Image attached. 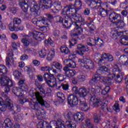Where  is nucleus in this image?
<instances>
[{
	"label": "nucleus",
	"mask_w": 128,
	"mask_h": 128,
	"mask_svg": "<svg viewBox=\"0 0 128 128\" xmlns=\"http://www.w3.org/2000/svg\"><path fill=\"white\" fill-rule=\"evenodd\" d=\"M62 14H63V16L66 15V20H65V24L66 26H69V28H70L72 24L78 26V24L80 23L76 22H84V19L80 15L76 14V9L74 4H70L66 5L63 9ZM72 20H76V22H74Z\"/></svg>",
	"instance_id": "obj_1"
},
{
	"label": "nucleus",
	"mask_w": 128,
	"mask_h": 128,
	"mask_svg": "<svg viewBox=\"0 0 128 128\" xmlns=\"http://www.w3.org/2000/svg\"><path fill=\"white\" fill-rule=\"evenodd\" d=\"M98 72H99L100 74H107V76H109L108 77L103 76L100 77V80H101L102 82L104 84H109V86L112 84L114 76H110V69L108 68L106 66H100L98 70Z\"/></svg>",
	"instance_id": "obj_2"
},
{
	"label": "nucleus",
	"mask_w": 128,
	"mask_h": 128,
	"mask_svg": "<svg viewBox=\"0 0 128 128\" xmlns=\"http://www.w3.org/2000/svg\"><path fill=\"white\" fill-rule=\"evenodd\" d=\"M89 94L90 96V100L92 102V104L95 108H100V106L102 104V100L96 96V89L94 88H92L90 91Z\"/></svg>",
	"instance_id": "obj_3"
},
{
	"label": "nucleus",
	"mask_w": 128,
	"mask_h": 128,
	"mask_svg": "<svg viewBox=\"0 0 128 128\" xmlns=\"http://www.w3.org/2000/svg\"><path fill=\"white\" fill-rule=\"evenodd\" d=\"M80 64H84V68L87 70H92L94 68V62L88 56H84L83 58L79 59Z\"/></svg>",
	"instance_id": "obj_4"
},
{
	"label": "nucleus",
	"mask_w": 128,
	"mask_h": 128,
	"mask_svg": "<svg viewBox=\"0 0 128 128\" xmlns=\"http://www.w3.org/2000/svg\"><path fill=\"white\" fill-rule=\"evenodd\" d=\"M38 34L32 32H30L28 35H26L21 40L22 42L23 43L24 46H30V41L32 40V38L35 40H38Z\"/></svg>",
	"instance_id": "obj_5"
},
{
	"label": "nucleus",
	"mask_w": 128,
	"mask_h": 128,
	"mask_svg": "<svg viewBox=\"0 0 128 128\" xmlns=\"http://www.w3.org/2000/svg\"><path fill=\"white\" fill-rule=\"evenodd\" d=\"M96 6L94 5H93L92 8H96V10H99L98 12V14L100 16H102L103 18H106V16H108V10H106L104 8H102L100 6V4H102V1L100 2L98 4V2H96Z\"/></svg>",
	"instance_id": "obj_6"
},
{
	"label": "nucleus",
	"mask_w": 128,
	"mask_h": 128,
	"mask_svg": "<svg viewBox=\"0 0 128 128\" xmlns=\"http://www.w3.org/2000/svg\"><path fill=\"white\" fill-rule=\"evenodd\" d=\"M32 96H35L38 104H40L42 106H45L46 108H50V104H48V102H44V100L42 97L40 96V92H33Z\"/></svg>",
	"instance_id": "obj_7"
},
{
	"label": "nucleus",
	"mask_w": 128,
	"mask_h": 128,
	"mask_svg": "<svg viewBox=\"0 0 128 128\" xmlns=\"http://www.w3.org/2000/svg\"><path fill=\"white\" fill-rule=\"evenodd\" d=\"M68 104L72 108L76 106L78 104V98L74 94H70L68 98Z\"/></svg>",
	"instance_id": "obj_8"
},
{
	"label": "nucleus",
	"mask_w": 128,
	"mask_h": 128,
	"mask_svg": "<svg viewBox=\"0 0 128 128\" xmlns=\"http://www.w3.org/2000/svg\"><path fill=\"white\" fill-rule=\"evenodd\" d=\"M38 4L43 10H48L52 6V2L50 0H40Z\"/></svg>",
	"instance_id": "obj_9"
},
{
	"label": "nucleus",
	"mask_w": 128,
	"mask_h": 128,
	"mask_svg": "<svg viewBox=\"0 0 128 128\" xmlns=\"http://www.w3.org/2000/svg\"><path fill=\"white\" fill-rule=\"evenodd\" d=\"M77 54L80 56H84V52H88L90 50V48L86 45H82V44H78L77 46Z\"/></svg>",
	"instance_id": "obj_10"
},
{
	"label": "nucleus",
	"mask_w": 128,
	"mask_h": 128,
	"mask_svg": "<svg viewBox=\"0 0 128 128\" xmlns=\"http://www.w3.org/2000/svg\"><path fill=\"white\" fill-rule=\"evenodd\" d=\"M66 15L65 16V18L64 19V18L60 16H57L54 17V22L56 24H62L63 26L66 28H70V25L66 26Z\"/></svg>",
	"instance_id": "obj_11"
},
{
	"label": "nucleus",
	"mask_w": 128,
	"mask_h": 128,
	"mask_svg": "<svg viewBox=\"0 0 128 128\" xmlns=\"http://www.w3.org/2000/svg\"><path fill=\"white\" fill-rule=\"evenodd\" d=\"M63 70L66 76H67V78H72L76 74V72L74 70H70L68 66H64Z\"/></svg>",
	"instance_id": "obj_12"
},
{
	"label": "nucleus",
	"mask_w": 128,
	"mask_h": 128,
	"mask_svg": "<svg viewBox=\"0 0 128 128\" xmlns=\"http://www.w3.org/2000/svg\"><path fill=\"white\" fill-rule=\"evenodd\" d=\"M8 56L6 58V64L7 66L14 64V50H10L7 53Z\"/></svg>",
	"instance_id": "obj_13"
},
{
	"label": "nucleus",
	"mask_w": 128,
	"mask_h": 128,
	"mask_svg": "<svg viewBox=\"0 0 128 128\" xmlns=\"http://www.w3.org/2000/svg\"><path fill=\"white\" fill-rule=\"evenodd\" d=\"M122 68V65L120 64H114V67L112 70V74H110V76H112L116 77L117 74H122L124 72H122V70L120 68Z\"/></svg>",
	"instance_id": "obj_14"
},
{
	"label": "nucleus",
	"mask_w": 128,
	"mask_h": 128,
	"mask_svg": "<svg viewBox=\"0 0 128 128\" xmlns=\"http://www.w3.org/2000/svg\"><path fill=\"white\" fill-rule=\"evenodd\" d=\"M28 0H19L18 1V6L24 12H26L28 10Z\"/></svg>",
	"instance_id": "obj_15"
},
{
	"label": "nucleus",
	"mask_w": 128,
	"mask_h": 128,
	"mask_svg": "<svg viewBox=\"0 0 128 128\" xmlns=\"http://www.w3.org/2000/svg\"><path fill=\"white\" fill-rule=\"evenodd\" d=\"M122 17L118 14L116 12H112L109 15V20L112 22H118L120 20Z\"/></svg>",
	"instance_id": "obj_16"
},
{
	"label": "nucleus",
	"mask_w": 128,
	"mask_h": 128,
	"mask_svg": "<svg viewBox=\"0 0 128 128\" xmlns=\"http://www.w3.org/2000/svg\"><path fill=\"white\" fill-rule=\"evenodd\" d=\"M13 86L14 84L12 83V81L9 79V80L8 81L6 86L4 88V92H2V94L4 98H6V94H8V92H10V88L12 86Z\"/></svg>",
	"instance_id": "obj_17"
},
{
	"label": "nucleus",
	"mask_w": 128,
	"mask_h": 128,
	"mask_svg": "<svg viewBox=\"0 0 128 128\" xmlns=\"http://www.w3.org/2000/svg\"><path fill=\"white\" fill-rule=\"evenodd\" d=\"M40 6H38L36 3L34 4L33 6H32L30 10L32 12H34V14L36 16H38L40 14Z\"/></svg>",
	"instance_id": "obj_18"
},
{
	"label": "nucleus",
	"mask_w": 128,
	"mask_h": 128,
	"mask_svg": "<svg viewBox=\"0 0 128 128\" xmlns=\"http://www.w3.org/2000/svg\"><path fill=\"white\" fill-rule=\"evenodd\" d=\"M39 28L42 26H48L50 24V20L46 18L39 16V22H38Z\"/></svg>",
	"instance_id": "obj_19"
},
{
	"label": "nucleus",
	"mask_w": 128,
	"mask_h": 128,
	"mask_svg": "<svg viewBox=\"0 0 128 128\" xmlns=\"http://www.w3.org/2000/svg\"><path fill=\"white\" fill-rule=\"evenodd\" d=\"M84 120V114L82 112H78L74 116V120L75 122H82Z\"/></svg>",
	"instance_id": "obj_20"
},
{
	"label": "nucleus",
	"mask_w": 128,
	"mask_h": 128,
	"mask_svg": "<svg viewBox=\"0 0 128 128\" xmlns=\"http://www.w3.org/2000/svg\"><path fill=\"white\" fill-rule=\"evenodd\" d=\"M12 92L14 93L15 96L18 98H24V95L22 92V88L18 87H14L12 90Z\"/></svg>",
	"instance_id": "obj_21"
},
{
	"label": "nucleus",
	"mask_w": 128,
	"mask_h": 128,
	"mask_svg": "<svg viewBox=\"0 0 128 128\" xmlns=\"http://www.w3.org/2000/svg\"><path fill=\"white\" fill-rule=\"evenodd\" d=\"M120 64H122L123 66H128V58L125 54H122L120 56L118 60Z\"/></svg>",
	"instance_id": "obj_22"
},
{
	"label": "nucleus",
	"mask_w": 128,
	"mask_h": 128,
	"mask_svg": "<svg viewBox=\"0 0 128 128\" xmlns=\"http://www.w3.org/2000/svg\"><path fill=\"white\" fill-rule=\"evenodd\" d=\"M79 106L82 112H88V110H90V107L88 106V104H86V100L82 101L80 100L79 103Z\"/></svg>",
	"instance_id": "obj_23"
},
{
	"label": "nucleus",
	"mask_w": 128,
	"mask_h": 128,
	"mask_svg": "<svg viewBox=\"0 0 128 128\" xmlns=\"http://www.w3.org/2000/svg\"><path fill=\"white\" fill-rule=\"evenodd\" d=\"M85 2L88 4V6H90L91 8L92 6H96V4H98L100 6V0H84Z\"/></svg>",
	"instance_id": "obj_24"
},
{
	"label": "nucleus",
	"mask_w": 128,
	"mask_h": 128,
	"mask_svg": "<svg viewBox=\"0 0 128 128\" xmlns=\"http://www.w3.org/2000/svg\"><path fill=\"white\" fill-rule=\"evenodd\" d=\"M88 90L84 88H80L78 94L80 98H86L88 96Z\"/></svg>",
	"instance_id": "obj_25"
},
{
	"label": "nucleus",
	"mask_w": 128,
	"mask_h": 128,
	"mask_svg": "<svg viewBox=\"0 0 128 128\" xmlns=\"http://www.w3.org/2000/svg\"><path fill=\"white\" fill-rule=\"evenodd\" d=\"M5 98H6L5 99V104H6L7 108L9 110L12 111L14 106L12 101L9 98H6V97Z\"/></svg>",
	"instance_id": "obj_26"
},
{
	"label": "nucleus",
	"mask_w": 128,
	"mask_h": 128,
	"mask_svg": "<svg viewBox=\"0 0 128 128\" xmlns=\"http://www.w3.org/2000/svg\"><path fill=\"white\" fill-rule=\"evenodd\" d=\"M8 80H9V78L6 75L1 76L0 78V84L1 86H6V84H8Z\"/></svg>",
	"instance_id": "obj_27"
},
{
	"label": "nucleus",
	"mask_w": 128,
	"mask_h": 128,
	"mask_svg": "<svg viewBox=\"0 0 128 128\" xmlns=\"http://www.w3.org/2000/svg\"><path fill=\"white\" fill-rule=\"evenodd\" d=\"M100 80V77L98 76H94L92 77V79L89 81V84L90 86H94Z\"/></svg>",
	"instance_id": "obj_28"
},
{
	"label": "nucleus",
	"mask_w": 128,
	"mask_h": 128,
	"mask_svg": "<svg viewBox=\"0 0 128 128\" xmlns=\"http://www.w3.org/2000/svg\"><path fill=\"white\" fill-rule=\"evenodd\" d=\"M101 120L102 116L100 114L96 113H94L93 114V120L96 124H100V122Z\"/></svg>",
	"instance_id": "obj_29"
},
{
	"label": "nucleus",
	"mask_w": 128,
	"mask_h": 128,
	"mask_svg": "<svg viewBox=\"0 0 128 128\" xmlns=\"http://www.w3.org/2000/svg\"><path fill=\"white\" fill-rule=\"evenodd\" d=\"M52 78L50 80L48 81L46 84L50 88H54L56 86V78L51 77Z\"/></svg>",
	"instance_id": "obj_30"
},
{
	"label": "nucleus",
	"mask_w": 128,
	"mask_h": 128,
	"mask_svg": "<svg viewBox=\"0 0 128 128\" xmlns=\"http://www.w3.org/2000/svg\"><path fill=\"white\" fill-rule=\"evenodd\" d=\"M65 62H67L66 66L68 68H76V62H74L72 60H65Z\"/></svg>",
	"instance_id": "obj_31"
},
{
	"label": "nucleus",
	"mask_w": 128,
	"mask_h": 128,
	"mask_svg": "<svg viewBox=\"0 0 128 128\" xmlns=\"http://www.w3.org/2000/svg\"><path fill=\"white\" fill-rule=\"evenodd\" d=\"M102 58L108 62H112L114 60V56L110 54L104 53L102 54Z\"/></svg>",
	"instance_id": "obj_32"
},
{
	"label": "nucleus",
	"mask_w": 128,
	"mask_h": 128,
	"mask_svg": "<svg viewBox=\"0 0 128 128\" xmlns=\"http://www.w3.org/2000/svg\"><path fill=\"white\" fill-rule=\"evenodd\" d=\"M6 74H8L6 67L4 65H0V76H6Z\"/></svg>",
	"instance_id": "obj_33"
},
{
	"label": "nucleus",
	"mask_w": 128,
	"mask_h": 128,
	"mask_svg": "<svg viewBox=\"0 0 128 128\" xmlns=\"http://www.w3.org/2000/svg\"><path fill=\"white\" fill-rule=\"evenodd\" d=\"M124 73H122L120 74H117L114 78V80L117 82H122V79L124 78Z\"/></svg>",
	"instance_id": "obj_34"
},
{
	"label": "nucleus",
	"mask_w": 128,
	"mask_h": 128,
	"mask_svg": "<svg viewBox=\"0 0 128 128\" xmlns=\"http://www.w3.org/2000/svg\"><path fill=\"white\" fill-rule=\"evenodd\" d=\"M65 126H66L68 128H76V123L70 120L66 122Z\"/></svg>",
	"instance_id": "obj_35"
},
{
	"label": "nucleus",
	"mask_w": 128,
	"mask_h": 128,
	"mask_svg": "<svg viewBox=\"0 0 128 128\" xmlns=\"http://www.w3.org/2000/svg\"><path fill=\"white\" fill-rule=\"evenodd\" d=\"M60 52L62 54H70V51L66 46H61Z\"/></svg>",
	"instance_id": "obj_36"
},
{
	"label": "nucleus",
	"mask_w": 128,
	"mask_h": 128,
	"mask_svg": "<svg viewBox=\"0 0 128 128\" xmlns=\"http://www.w3.org/2000/svg\"><path fill=\"white\" fill-rule=\"evenodd\" d=\"M114 24L118 26V27L120 28H124V26H126V24H124V22L122 20V18L120 19V20L114 22Z\"/></svg>",
	"instance_id": "obj_37"
},
{
	"label": "nucleus",
	"mask_w": 128,
	"mask_h": 128,
	"mask_svg": "<svg viewBox=\"0 0 128 128\" xmlns=\"http://www.w3.org/2000/svg\"><path fill=\"white\" fill-rule=\"evenodd\" d=\"M54 8L56 10H62V3L59 1H56L53 4Z\"/></svg>",
	"instance_id": "obj_38"
},
{
	"label": "nucleus",
	"mask_w": 128,
	"mask_h": 128,
	"mask_svg": "<svg viewBox=\"0 0 128 128\" xmlns=\"http://www.w3.org/2000/svg\"><path fill=\"white\" fill-rule=\"evenodd\" d=\"M64 116H66V118H67L69 120H74V115L72 114V113L68 111L66 112L64 114Z\"/></svg>",
	"instance_id": "obj_39"
},
{
	"label": "nucleus",
	"mask_w": 128,
	"mask_h": 128,
	"mask_svg": "<svg viewBox=\"0 0 128 128\" xmlns=\"http://www.w3.org/2000/svg\"><path fill=\"white\" fill-rule=\"evenodd\" d=\"M13 125L14 124H12V120L8 118L6 119L3 124V126H4L6 128H12Z\"/></svg>",
	"instance_id": "obj_40"
},
{
	"label": "nucleus",
	"mask_w": 128,
	"mask_h": 128,
	"mask_svg": "<svg viewBox=\"0 0 128 128\" xmlns=\"http://www.w3.org/2000/svg\"><path fill=\"white\" fill-rule=\"evenodd\" d=\"M95 41V46H104V41L98 38H96L94 39Z\"/></svg>",
	"instance_id": "obj_41"
},
{
	"label": "nucleus",
	"mask_w": 128,
	"mask_h": 128,
	"mask_svg": "<svg viewBox=\"0 0 128 128\" xmlns=\"http://www.w3.org/2000/svg\"><path fill=\"white\" fill-rule=\"evenodd\" d=\"M40 110H42V108L40 107L39 109L35 110L36 111V116H38V120H42L44 118V113H42Z\"/></svg>",
	"instance_id": "obj_42"
},
{
	"label": "nucleus",
	"mask_w": 128,
	"mask_h": 128,
	"mask_svg": "<svg viewBox=\"0 0 128 128\" xmlns=\"http://www.w3.org/2000/svg\"><path fill=\"white\" fill-rule=\"evenodd\" d=\"M43 76L46 82L47 83L50 80H51L52 78H54V76L53 74L50 75L48 73L46 72L44 74Z\"/></svg>",
	"instance_id": "obj_43"
},
{
	"label": "nucleus",
	"mask_w": 128,
	"mask_h": 128,
	"mask_svg": "<svg viewBox=\"0 0 128 128\" xmlns=\"http://www.w3.org/2000/svg\"><path fill=\"white\" fill-rule=\"evenodd\" d=\"M94 60L98 62L99 64H100V62H104V58H102V55L100 54H96L95 56Z\"/></svg>",
	"instance_id": "obj_44"
},
{
	"label": "nucleus",
	"mask_w": 128,
	"mask_h": 128,
	"mask_svg": "<svg viewBox=\"0 0 128 128\" xmlns=\"http://www.w3.org/2000/svg\"><path fill=\"white\" fill-rule=\"evenodd\" d=\"M2 102L3 100L2 98L0 97V109L2 110V112H6V103H4V104H2Z\"/></svg>",
	"instance_id": "obj_45"
},
{
	"label": "nucleus",
	"mask_w": 128,
	"mask_h": 128,
	"mask_svg": "<svg viewBox=\"0 0 128 128\" xmlns=\"http://www.w3.org/2000/svg\"><path fill=\"white\" fill-rule=\"evenodd\" d=\"M30 106L32 110H37L40 108V106H38V104L34 102H31L30 104Z\"/></svg>",
	"instance_id": "obj_46"
},
{
	"label": "nucleus",
	"mask_w": 128,
	"mask_h": 128,
	"mask_svg": "<svg viewBox=\"0 0 128 128\" xmlns=\"http://www.w3.org/2000/svg\"><path fill=\"white\" fill-rule=\"evenodd\" d=\"M57 96L58 98L61 102H64V101L66 100V96H64V94L62 92H57Z\"/></svg>",
	"instance_id": "obj_47"
},
{
	"label": "nucleus",
	"mask_w": 128,
	"mask_h": 128,
	"mask_svg": "<svg viewBox=\"0 0 128 128\" xmlns=\"http://www.w3.org/2000/svg\"><path fill=\"white\" fill-rule=\"evenodd\" d=\"M13 74L17 80H18V78L22 76V72H20V70H14L13 72Z\"/></svg>",
	"instance_id": "obj_48"
},
{
	"label": "nucleus",
	"mask_w": 128,
	"mask_h": 128,
	"mask_svg": "<svg viewBox=\"0 0 128 128\" xmlns=\"http://www.w3.org/2000/svg\"><path fill=\"white\" fill-rule=\"evenodd\" d=\"M108 101L106 100L104 104H102L101 106L102 110L104 112H108Z\"/></svg>",
	"instance_id": "obj_49"
},
{
	"label": "nucleus",
	"mask_w": 128,
	"mask_h": 128,
	"mask_svg": "<svg viewBox=\"0 0 128 128\" xmlns=\"http://www.w3.org/2000/svg\"><path fill=\"white\" fill-rule=\"evenodd\" d=\"M9 30H11V32H14L18 28L14 22H11L8 24Z\"/></svg>",
	"instance_id": "obj_50"
},
{
	"label": "nucleus",
	"mask_w": 128,
	"mask_h": 128,
	"mask_svg": "<svg viewBox=\"0 0 128 128\" xmlns=\"http://www.w3.org/2000/svg\"><path fill=\"white\" fill-rule=\"evenodd\" d=\"M11 111H14V114H18V112H20V107L18 105H14Z\"/></svg>",
	"instance_id": "obj_51"
},
{
	"label": "nucleus",
	"mask_w": 128,
	"mask_h": 128,
	"mask_svg": "<svg viewBox=\"0 0 128 128\" xmlns=\"http://www.w3.org/2000/svg\"><path fill=\"white\" fill-rule=\"evenodd\" d=\"M47 54H48V52L46 51V49H42L39 52L40 56L42 58H46Z\"/></svg>",
	"instance_id": "obj_52"
},
{
	"label": "nucleus",
	"mask_w": 128,
	"mask_h": 128,
	"mask_svg": "<svg viewBox=\"0 0 128 128\" xmlns=\"http://www.w3.org/2000/svg\"><path fill=\"white\" fill-rule=\"evenodd\" d=\"M54 51H50L48 54L46 59L48 60H52L54 58Z\"/></svg>",
	"instance_id": "obj_53"
},
{
	"label": "nucleus",
	"mask_w": 128,
	"mask_h": 128,
	"mask_svg": "<svg viewBox=\"0 0 128 128\" xmlns=\"http://www.w3.org/2000/svg\"><path fill=\"white\" fill-rule=\"evenodd\" d=\"M87 26L91 32H94V30H96V26H94V22H88Z\"/></svg>",
	"instance_id": "obj_54"
},
{
	"label": "nucleus",
	"mask_w": 128,
	"mask_h": 128,
	"mask_svg": "<svg viewBox=\"0 0 128 128\" xmlns=\"http://www.w3.org/2000/svg\"><path fill=\"white\" fill-rule=\"evenodd\" d=\"M13 22L15 26L18 28L20 24H22V20L20 18H14L13 20Z\"/></svg>",
	"instance_id": "obj_55"
},
{
	"label": "nucleus",
	"mask_w": 128,
	"mask_h": 128,
	"mask_svg": "<svg viewBox=\"0 0 128 128\" xmlns=\"http://www.w3.org/2000/svg\"><path fill=\"white\" fill-rule=\"evenodd\" d=\"M52 66H54L57 70H61V68H62V65L58 62H54Z\"/></svg>",
	"instance_id": "obj_56"
},
{
	"label": "nucleus",
	"mask_w": 128,
	"mask_h": 128,
	"mask_svg": "<svg viewBox=\"0 0 128 128\" xmlns=\"http://www.w3.org/2000/svg\"><path fill=\"white\" fill-rule=\"evenodd\" d=\"M78 82H84L86 80V76L82 74H79L77 76Z\"/></svg>",
	"instance_id": "obj_57"
},
{
	"label": "nucleus",
	"mask_w": 128,
	"mask_h": 128,
	"mask_svg": "<svg viewBox=\"0 0 128 128\" xmlns=\"http://www.w3.org/2000/svg\"><path fill=\"white\" fill-rule=\"evenodd\" d=\"M110 88L108 86H106L104 90H102L101 92L102 94V96H106L110 92Z\"/></svg>",
	"instance_id": "obj_58"
},
{
	"label": "nucleus",
	"mask_w": 128,
	"mask_h": 128,
	"mask_svg": "<svg viewBox=\"0 0 128 128\" xmlns=\"http://www.w3.org/2000/svg\"><path fill=\"white\" fill-rule=\"evenodd\" d=\"M14 122H20L22 120V116L20 114H15L14 116Z\"/></svg>",
	"instance_id": "obj_59"
},
{
	"label": "nucleus",
	"mask_w": 128,
	"mask_h": 128,
	"mask_svg": "<svg viewBox=\"0 0 128 128\" xmlns=\"http://www.w3.org/2000/svg\"><path fill=\"white\" fill-rule=\"evenodd\" d=\"M111 36L114 40H116L118 38V30H115L114 32H112L111 34Z\"/></svg>",
	"instance_id": "obj_60"
},
{
	"label": "nucleus",
	"mask_w": 128,
	"mask_h": 128,
	"mask_svg": "<svg viewBox=\"0 0 128 128\" xmlns=\"http://www.w3.org/2000/svg\"><path fill=\"white\" fill-rule=\"evenodd\" d=\"M46 124V121L40 122L38 124L37 128H44V125Z\"/></svg>",
	"instance_id": "obj_61"
},
{
	"label": "nucleus",
	"mask_w": 128,
	"mask_h": 128,
	"mask_svg": "<svg viewBox=\"0 0 128 128\" xmlns=\"http://www.w3.org/2000/svg\"><path fill=\"white\" fill-rule=\"evenodd\" d=\"M102 126L104 128H110V123L108 122H102Z\"/></svg>",
	"instance_id": "obj_62"
},
{
	"label": "nucleus",
	"mask_w": 128,
	"mask_h": 128,
	"mask_svg": "<svg viewBox=\"0 0 128 128\" xmlns=\"http://www.w3.org/2000/svg\"><path fill=\"white\" fill-rule=\"evenodd\" d=\"M57 76L58 80L60 82H64V76L62 74H58L57 75H56Z\"/></svg>",
	"instance_id": "obj_63"
},
{
	"label": "nucleus",
	"mask_w": 128,
	"mask_h": 128,
	"mask_svg": "<svg viewBox=\"0 0 128 128\" xmlns=\"http://www.w3.org/2000/svg\"><path fill=\"white\" fill-rule=\"evenodd\" d=\"M75 6H76L77 8L80 10V8H82V3L80 0H78L76 1Z\"/></svg>",
	"instance_id": "obj_64"
}]
</instances>
